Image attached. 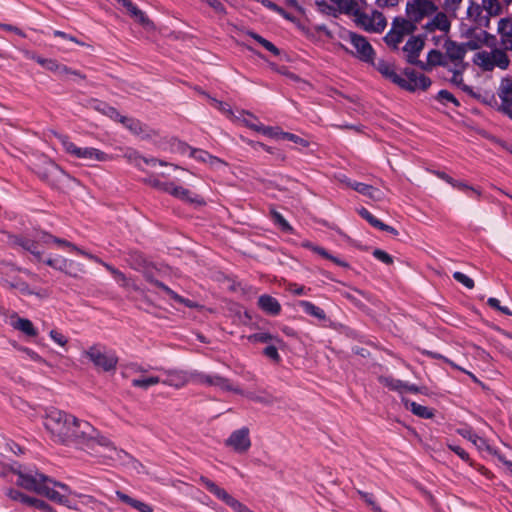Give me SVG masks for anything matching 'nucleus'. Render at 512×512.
Here are the masks:
<instances>
[{"instance_id":"f257e3e1","label":"nucleus","mask_w":512,"mask_h":512,"mask_svg":"<svg viewBox=\"0 0 512 512\" xmlns=\"http://www.w3.org/2000/svg\"><path fill=\"white\" fill-rule=\"evenodd\" d=\"M72 438L67 439L64 445H73L83 450H91L96 453L98 447L104 448L108 451L105 457L112 460H123L127 453L123 450H118L112 442L103 436L93 425L88 421L77 418V424L72 428Z\"/></svg>"},{"instance_id":"f03ea898","label":"nucleus","mask_w":512,"mask_h":512,"mask_svg":"<svg viewBox=\"0 0 512 512\" xmlns=\"http://www.w3.org/2000/svg\"><path fill=\"white\" fill-rule=\"evenodd\" d=\"M77 424V417L65 411L50 408L46 411L44 426L54 442L64 444L73 439L72 428Z\"/></svg>"},{"instance_id":"7ed1b4c3","label":"nucleus","mask_w":512,"mask_h":512,"mask_svg":"<svg viewBox=\"0 0 512 512\" xmlns=\"http://www.w3.org/2000/svg\"><path fill=\"white\" fill-rule=\"evenodd\" d=\"M506 6L503 0H481V3L472 2L467 15L476 25L488 28L492 17L500 16L504 13Z\"/></svg>"},{"instance_id":"20e7f679","label":"nucleus","mask_w":512,"mask_h":512,"mask_svg":"<svg viewBox=\"0 0 512 512\" xmlns=\"http://www.w3.org/2000/svg\"><path fill=\"white\" fill-rule=\"evenodd\" d=\"M506 51L502 47L490 51H479L474 55L473 62L484 71H492L495 68L505 70L510 64Z\"/></svg>"},{"instance_id":"39448f33","label":"nucleus","mask_w":512,"mask_h":512,"mask_svg":"<svg viewBox=\"0 0 512 512\" xmlns=\"http://www.w3.org/2000/svg\"><path fill=\"white\" fill-rule=\"evenodd\" d=\"M63 149L70 155L83 160L105 162L110 159L105 152L93 147H77L70 141L69 137L62 134L56 135Z\"/></svg>"},{"instance_id":"423d86ee","label":"nucleus","mask_w":512,"mask_h":512,"mask_svg":"<svg viewBox=\"0 0 512 512\" xmlns=\"http://www.w3.org/2000/svg\"><path fill=\"white\" fill-rule=\"evenodd\" d=\"M85 356L98 369L105 372L114 371L118 364V357L112 350L101 345H93L84 352Z\"/></svg>"},{"instance_id":"0eeeda50","label":"nucleus","mask_w":512,"mask_h":512,"mask_svg":"<svg viewBox=\"0 0 512 512\" xmlns=\"http://www.w3.org/2000/svg\"><path fill=\"white\" fill-rule=\"evenodd\" d=\"M199 482L216 498L223 501L231 509H233L234 512H253L245 504L235 499L225 489L219 487L215 482L208 479L207 477L201 476Z\"/></svg>"},{"instance_id":"6e6552de","label":"nucleus","mask_w":512,"mask_h":512,"mask_svg":"<svg viewBox=\"0 0 512 512\" xmlns=\"http://www.w3.org/2000/svg\"><path fill=\"white\" fill-rule=\"evenodd\" d=\"M353 20L357 27L369 33H382L387 26L386 18L378 10H373L371 14L362 11Z\"/></svg>"},{"instance_id":"1a4fd4ad","label":"nucleus","mask_w":512,"mask_h":512,"mask_svg":"<svg viewBox=\"0 0 512 512\" xmlns=\"http://www.w3.org/2000/svg\"><path fill=\"white\" fill-rule=\"evenodd\" d=\"M15 474L18 476V479L16 481V484L18 486L40 495L46 483H48V481H51V478L37 471L33 472L19 470L15 471Z\"/></svg>"},{"instance_id":"9d476101","label":"nucleus","mask_w":512,"mask_h":512,"mask_svg":"<svg viewBox=\"0 0 512 512\" xmlns=\"http://www.w3.org/2000/svg\"><path fill=\"white\" fill-rule=\"evenodd\" d=\"M342 39L349 42L356 50V56L361 61L366 63H373L375 51L368 40L355 32L347 31Z\"/></svg>"},{"instance_id":"9b49d317","label":"nucleus","mask_w":512,"mask_h":512,"mask_svg":"<svg viewBox=\"0 0 512 512\" xmlns=\"http://www.w3.org/2000/svg\"><path fill=\"white\" fill-rule=\"evenodd\" d=\"M477 43L468 41L467 43L458 44L455 41L446 40L444 44L445 56L447 61L452 63V66L468 65L464 62V57L468 50H475Z\"/></svg>"},{"instance_id":"f8f14e48","label":"nucleus","mask_w":512,"mask_h":512,"mask_svg":"<svg viewBox=\"0 0 512 512\" xmlns=\"http://www.w3.org/2000/svg\"><path fill=\"white\" fill-rule=\"evenodd\" d=\"M437 11V6L430 0H413L406 4V14L410 21L417 23L422 21L425 17L434 14Z\"/></svg>"},{"instance_id":"ddd939ff","label":"nucleus","mask_w":512,"mask_h":512,"mask_svg":"<svg viewBox=\"0 0 512 512\" xmlns=\"http://www.w3.org/2000/svg\"><path fill=\"white\" fill-rule=\"evenodd\" d=\"M191 377L199 384L216 386L225 391H233L237 394H243V390L234 387L227 378L220 375H209L205 373H192Z\"/></svg>"},{"instance_id":"4468645a","label":"nucleus","mask_w":512,"mask_h":512,"mask_svg":"<svg viewBox=\"0 0 512 512\" xmlns=\"http://www.w3.org/2000/svg\"><path fill=\"white\" fill-rule=\"evenodd\" d=\"M225 445L232 448L237 453L247 452L251 447L249 429L247 427H242L233 431L226 439Z\"/></svg>"},{"instance_id":"2eb2a0df","label":"nucleus","mask_w":512,"mask_h":512,"mask_svg":"<svg viewBox=\"0 0 512 512\" xmlns=\"http://www.w3.org/2000/svg\"><path fill=\"white\" fill-rule=\"evenodd\" d=\"M404 74L406 79L404 78V83L399 84V87L403 89L408 91H415L416 89L426 90L431 85L430 78L423 73L413 69H405Z\"/></svg>"},{"instance_id":"dca6fc26","label":"nucleus","mask_w":512,"mask_h":512,"mask_svg":"<svg viewBox=\"0 0 512 512\" xmlns=\"http://www.w3.org/2000/svg\"><path fill=\"white\" fill-rule=\"evenodd\" d=\"M424 48V41L418 36H412L404 45L403 52L406 61L413 65H418L426 70L425 63L418 60L421 51Z\"/></svg>"},{"instance_id":"f3484780","label":"nucleus","mask_w":512,"mask_h":512,"mask_svg":"<svg viewBox=\"0 0 512 512\" xmlns=\"http://www.w3.org/2000/svg\"><path fill=\"white\" fill-rule=\"evenodd\" d=\"M6 495L13 501H18L24 505H27L30 507H35L41 511L55 512L54 508L52 506H50L48 503H46L45 501L35 498V497H30L16 489H12V488L8 489L6 491Z\"/></svg>"},{"instance_id":"a211bd4d","label":"nucleus","mask_w":512,"mask_h":512,"mask_svg":"<svg viewBox=\"0 0 512 512\" xmlns=\"http://www.w3.org/2000/svg\"><path fill=\"white\" fill-rule=\"evenodd\" d=\"M8 243L13 247L18 246L30 252L37 261L42 260V252L37 248L34 236L29 238L23 235L8 234Z\"/></svg>"},{"instance_id":"6ab92c4d","label":"nucleus","mask_w":512,"mask_h":512,"mask_svg":"<svg viewBox=\"0 0 512 512\" xmlns=\"http://www.w3.org/2000/svg\"><path fill=\"white\" fill-rule=\"evenodd\" d=\"M497 33L499 44L504 50L512 51V18L505 17L498 21Z\"/></svg>"},{"instance_id":"aec40b11","label":"nucleus","mask_w":512,"mask_h":512,"mask_svg":"<svg viewBox=\"0 0 512 512\" xmlns=\"http://www.w3.org/2000/svg\"><path fill=\"white\" fill-rule=\"evenodd\" d=\"M373 67L386 79L390 80L392 83L399 86V84L404 83V78L401 77L395 71L394 64L386 61L384 59H379L376 62L373 60V63H370Z\"/></svg>"},{"instance_id":"412c9836","label":"nucleus","mask_w":512,"mask_h":512,"mask_svg":"<svg viewBox=\"0 0 512 512\" xmlns=\"http://www.w3.org/2000/svg\"><path fill=\"white\" fill-rule=\"evenodd\" d=\"M160 370L166 375L165 379H161V383L171 387L181 388L192 378L191 374L189 375L183 370H165L162 368Z\"/></svg>"},{"instance_id":"4be33fe9","label":"nucleus","mask_w":512,"mask_h":512,"mask_svg":"<svg viewBox=\"0 0 512 512\" xmlns=\"http://www.w3.org/2000/svg\"><path fill=\"white\" fill-rule=\"evenodd\" d=\"M119 122L122 123L131 133L141 138H149L152 136V130L137 119L121 116Z\"/></svg>"},{"instance_id":"5701e85b","label":"nucleus","mask_w":512,"mask_h":512,"mask_svg":"<svg viewBox=\"0 0 512 512\" xmlns=\"http://www.w3.org/2000/svg\"><path fill=\"white\" fill-rule=\"evenodd\" d=\"M168 194L188 203L203 204L204 201L197 194L192 193L190 190L178 186L173 182L169 183Z\"/></svg>"},{"instance_id":"b1692460","label":"nucleus","mask_w":512,"mask_h":512,"mask_svg":"<svg viewBox=\"0 0 512 512\" xmlns=\"http://www.w3.org/2000/svg\"><path fill=\"white\" fill-rule=\"evenodd\" d=\"M10 325L28 337H35L38 334L37 329L29 319L19 317L17 314L10 317Z\"/></svg>"},{"instance_id":"393cba45","label":"nucleus","mask_w":512,"mask_h":512,"mask_svg":"<svg viewBox=\"0 0 512 512\" xmlns=\"http://www.w3.org/2000/svg\"><path fill=\"white\" fill-rule=\"evenodd\" d=\"M451 23L447 17V15L443 12H438L436 15L426 23L424 28L427 32H434L439 30L441 32L447 33L450 30Z\"/></svg>"},{"instance_id":"a878e982","label":"nucleus","mask_w":512,"mask_h":512,"mask_svg":"<svg viewBox=\"0 0 512 512\" xmlns=\"http://www.w3.org/2000/svg\"><path fill=\"white\" fill-rule=\"evenodd\" d=\"M341 181L345 183L348 187L352 188L353 190L357 191L358 193L364 196H367L374 200L380 199V191L371 185L356 181L352 182L350 179L347 178Z\"/></svg>"},{"instance_id":"bb28decb","label":"nucleus","mask_w":512,"mask_h":512,"mask_svg":"<svg viewBox=\"0 0 512 512\" xmlns=\"http://www.w3.org/2000/svg\"><path fill=\"white\" fill-rule=\"evenodd\" d=\"M258 306L269 315H278L281 312V305L278 300L267 294L258 298Z\"/></svg>"},{"instance_id":"cd10ccee","label":"nucleus","mask_w":512,"mask_h":512,"mask_svg":"<svg viewBox=\"0 0 512 512\" xmlns=\"http://www.w3.org/2000/svg\"><path fill=\"white\" fill-rule=\"evenodd\" d=\"M468 65H461V66H450L447 67L448 71L452 73V76L448 79L453 85L459 87L461 90H463L466 93L471 94L472 89L464 84L463 82V72L467 68Z\"/></svg>"},{"instance_id":"c85d7f7f","label":"nucleus","mask_w":512,"mask_h":512,"mask_svg":"<svg viewBox=\"0 0 512 512\" xmlns=\"http://www.w3.org/2000/svg\"><path fill=\"white\" fill-rule=\"evenodd\" d=\"M337 5L338 10L346 15L356 18L361 12L360 3L358 0H331Z\"/></svg>"},{"instance_id":"c756f323","label":"nucleus","mask_w":512,"mask_h":512,"mask_svg":"<svg viewBox=\"0 0 512 512\" xmlns=\"http://www.w3.org/2000/svg\"><path fill=\"white\" fill-rule=\"evenodd\" d=\"M41 495L47 497L49 500L60 505H64L68 508H74L68 496L65 493H60L59 491H56L54 487H51L48 483H46L43 491H41Z\"/></svg>"},{"instance_id":"7c9ffc66","label":"nucleus","mask_w":512,"mask_h":512,"mask_svg":"<svg viewBox=\"0 0 512 512\" xmlns=\"http://www.w3.org/2000/svg\"><path fill=\"white\" fill-rule=\"evenodd\" d=\"M358 213L363 219H365L367 222H369V224L372 225L373 227H375L379 230H382V231H387L393 235L398 234V232L395 228L384 224L382 221L377 219L372 213H370L366 208H361L358 211Z\"/></svg>"},{"instance_id":"2f4dec72","label":"nucleus","mask_w":512,"mask_h":512,"mask_svg":"<svg viewBox=\"0 0 512 512\" xmlns=\"http://www.w3.org/2000/svg\"><path fill=\"white\" fill-rule=\"evenodd\" d=\"M123 7H125L130 15L144 27L153 26L152 21L147 17V15L142 10H140L131 0H127Z\"/></svg>"},{"instance_id":"473e14b6","label":"nucleus","mask_w":512,"mask_h":512,"mask_svg":"<svg viewBox=\"0 0 512 512\" xmlns=\"http://www.w3.org/2000/svg\"><path fill=\"white\" fill-rule=\"evenodd\" d=\"M402 402L407 409H409L414 415L420 418L430 419L434 416L433 410L426 406H423L421 404H418L414 401L405 398L402 399Z\"/></svg>"},{"instance_id":"72a5a7b5","label":"nucleus","mask_w":512,"mask_h":512,"mask_svg":"<svg viewBox=\"0 0 512 512\" xmlns=\"http://www.w3.org/2000/svg\"><path fill=\"white\" fill-rule=\"evenodd\" d=\"M116 497L139 512H153V508L149 504L134 499L121 491H116Z\"/></svg>"},{"instance_id":"f704fd0d","label":"nucleus","mask_w":512,"mask_h":512,"mask_svg":"<svg viewBox=\"0 0 512 512\" xmlns=\"http://www.w3.org/2000/svg\"><path fill=\"white\" fill-rule=\"evenodd\" d=\"M392 27L404 37L414 33L417 29V26L414 25L413 21H410L408 18L406 19L403 17L394 18L392 22Z\"/></svg>"},{"instance_id":"c9c22d12","label":"nucleus","mask_w":512,"mask_h":512,"mask_svg":"<svg viewBox=\"0 0 512 512\" xmlns=\"http://www.w3.org/2000/svg\"><path fill=\"white\" fill-rule=\"evenodd\" d=\"M299 306L303 309V311L306 314L313 316L320 321H326L327 317H326V313L324 312V310L322 308L316 306L312 302L302 300L299 302Z\"/></svg>"},{"instance_id":"e433bc0d","label":"nucleus","mask_w":512,"mask_h":512,"mask_svg":"<svg viewBox=\"0 0 512 512\" xmlns=\"http://www.w3.org/2000/svg\"><path fill=\"white\" fill-rule=\"evenodd\" d=\"M426 69L430 66H443L445 68L449 67V62L447 61V56L445 53L440 52L439 50H431L427 55V63Z\"/></svg>"},{"instance_id":"4c0bfd02","label":"nucleus","mask_w":512,"mask_h":512,"mask_svg":"<svg viewBox=\"0 0 512 512\" xmlns=\"http://www.w3.org/2000/svg\"><path fill=\"white\" fill-rule=\"evenodd\" d=\"M242 395L245 396L246 398H248L249 400H252L254 402H258V403H261V404L267 405V406L272 405L275 402L274 396L269 394L266 391H262L259 393L243 391Z\"/></svg>"},{"instance_id":"58836bf2","label":"nucleus","mask_w":512,"mask_h":512,"mask_svg":"<svg viewBox=\"0 0 512 512\" xmlns=\"http://www.w3.org/2000/svg\"><path fill=\"white\" fill-rule=\"evenodd\" d=\"M159 383H161V379L158 376L135 378L131 382L133 387L141 388L144 390Z\"/></svg>"},{"instance_id":"ea45409f","label":"nucleus","mask_w":512,"mask_h":512,"mask_svg":"<svg viewBox=\"0 0 512 512\" xmlns=\"http://www.w3.org/2000/svg\"><path fill=\"white\" fill-rule=\"evenodd\" d=\"M248 341L249 342H252V343H269V342H276V343H279L281 344L282 341L277 337V336H274L268 332H258V333H254L252 335H249L248 336Z\"/></svg>"},{"instance_id":"a19ab883","label":"nucleus","mask_w":512,"mask_h":512,"mask_svg":"<svg viewBox=\"0 0 512 512\" xmlns=\"http://www.w3.org/2000/svg\"><path fill=\"white\" fill-rule=\"evenodd\" d=\"M379 382L388 387L390 390H393V391H397L399 393H403V386H404V382L399 380V379H395L391 376H380L378 378Z\"/></svg>"},{"instance_id":"79ce46f5","label":"nucleus","mask_w":512,"mask_h":512,"mask_svg":"<svg viewBox=\"0 0 512 512\" xmlns=\"http://www.w3.org/2000/svg\"><path fill=\"white\" fill-rule=\"evenodd\" d=\"M404 36H402L397 30H395L392 26L390 31L385 35L384 41L385 43L392 49H398V45L403 41Z\"/></svg>"},{"instance_id":"37998d69","label":"nucleus","mask_w":512,"mask_h":512,"mask_svg":"<svg viewBox=\"0 0 512 512\" xmlns=\"http://www.w3.org/2000/svg\"><path fill=\"white\" fill-rule=\"evenodd\" d=\"M154 285L160 289H162L171 299L175 300L176 302L183 303L188 307H191L190 301L184 299L180 295H178L176 292H174L172 289H170L168 286H166L164 283L160 281H154Z\"/></svg>"},{"instance_id":"c03bdc74","label":"nucleus","mask_w":512,"mask_h":512,"mask_svg":"<svg viewBox=\"0 0 512 512\" xmlns=\"http://www.w3.org/2000/svg\"><path fill=\"white\" fill-rule=\"evenodd\" d=\"M498 96L500 100L512 99V80L503 79L498 89Z\"/></svg>"},{"instance_id":"a18cd8bd","label":"nucleus","mask_w":512,"mask_h":512,"mask_svg":"<svg viewBox=\"0 0 512 512\" xmlns=\"http://www.w3.org/2000/svg\"><path fill=\"white\" fill-rule=\"evenodd\" d=\"M84 272V266L78 262L67 259L65 274L71 277H78L79 273Z\"/></svg>"},{"instance_id":"49530a36","label":"nucleus","mask_w":512,"mask_h":512,"mask_svg":"<svg viewBox=\"0 0 512 512\" xmlns=\"http://www.w3.org/2000/svg\"><path fill=\"white\" fill-rule=\"evenodd\" d=\"M95 108L116 121H119V118L122 116L116 108L109 106L106 103L100 102L95 106Z\"/></svg>"},{"instance_id":"de8ad7c7","label":"nucleus","mask_w":512,"mask_h":512,"mask_svg":"<svg viewBox=\"0 0 512 512\" xmlns=\"http://www.w3.org/2000/svg\"><path fill=\"white\" fill-rule=\"evenodd\" d=\"M36 246H49L53 243L54 236L46 231H37L34 235Z\"/></svg>"},{"instance_id":"09e8293b","label":"nucleus","mask_w":512,"mask_h":512,"mask_svg":"<svg viewBox=\"0 0 512 512\" xmlns=\"http://www.w3.org/2000/svg\"><path fill=\"white\" fill-rule=\"evenodd\" d=\"M45 263L48 266L52 267L53 269H56V270L64 273V271L66 270L67 258H64L62 256H57L55 258H48L45 260Z\"/></svg>"},{"instance_id":"8fccbe9b","label":"nucleus","mask_w":512,"mask_h":512,"mask_svg":"<svg viewBox=\"0 0 512 512\" xmlns=\"http://www.w3.org/2000/svg\"><path fill=\"white\" fill-rule=\"evenodd\" d=\"M360 497L364 500V502L371 507V509L374 512H382L381 507L376 503L375 498L373 494L364 492V491H357Z\"/></svg>"},{"instance_id":"3c124183","label":"nucleus","mask_w":512,"mask_h":512,"mask_svg":"<svg viewBox=\"0 0 512 512\" xmlns=\"http://www.w3.org/2000/svg\"><path fill=\"white\" fill-rule=\"evenodd\" d=\"M145 182L160 191H163L166 193L168 192L170 182H163V181L159 180L156 176H153V175L147 177L145 179Z\"/></svg>"},{"instance_id":"603ef678","label":"nucleus","mask_w":512,"mask_h":512,"mask_svg":"<svg viewBox=\"0 0 512 512\" xmlns=\"http://www.w3.org/2000/svg\"><path fill=\"white\" fill-rule=\"evenodd\" d=\"M436 98L443 104L452 103L454 106L460 105L459 101L448 90H440Z\"/></svg>"},{"instance_id":"864d4df0","label":"nucleus","mask_w":512,"mask_h":512,"mask_svg":"<svg viewBox=\"0 0 512 512\" xmlns=\"http://www.w3.org/2000/svg\"><path fill=\"white\" fill-rule=\"evenodd\" d=\"M271 216H272L274 223L277 224L278 226H280L282 230H284V231L291 230V226L289 225V223L287 222V220L283 217V215L281 213L272 209Z\"/></svg>"},{"instance_id":"5fc2aeb1","label":"nucleus","mask_w":512,"mask_h":512,"mask_svg":"<svg viewBox=\"0 0 512 512\" xmlns=\"http://www.w3.org/2000/svg\"><path fill=\"white\" fill-rule=\"evenodd\" d=\"M453 278L468 289L474 288L475 284H474L473 279L462 272H459V271L454 272Z\"/></svg>"},{"instance_id":"6e6d98bb","label":"nucleus","mask_w":512,"mask_h":512,"mask_svg":"<svg viewBox=\"0 0 512 512\" xmlns=\"http://www.w3.org/2000/svg\"><path fill=\"white\" fill-rule=\"evenodd\" d=\"M280 137L283 139L289 140L291 142H294L296 144H299L303 147H307L309 145V142L307 140H305L293 133L280 131Z\"/></svg>"},{"instance_id":"4d7b16f0","label":"nucleus","mask_w":512,"mask_h":512,"mask_svg":"<svg viewBox=\"0 0 512 512\" xmlns=\"http://www.w3.org/2000/svg\"><path fill=\"white\" fill-rule=\"evenodd\" d=\"M263 354L275 363H279L281 361V356L278 353V349L275 345H268L266 348H264Z\"/></svg>"},{"instance_id":"13d9d810","label":"nucleus","mask_w":512,"mask_h":512,"mask_svg":"<svg viewBox=\"0 0 512 512\" xmlns=\"http://www.w3.org/2000/svg\"><path fill=\"white\" fill-rule=\"evenodd\" d=\"M487 304L491 308L496 309V310H498L499 312H501V313H503L505 315H508V316L512 315V311L508 307H506V306H501L500 305V301L497 298L490 297L487 300Z\"/></svg>"},{"instance_id":"bf43d9fd","label":"nucleus","mask_w":512,"mask_h":512,"mask_svg":"<svg viewBox=\"0 0 512 512\" xmlns=\"http://www.w3.org/2000/svg\"><path fill=\"white\" fill-rule=\"evenodd\" d=\"M252 130L262 133L263 135L269 136V137H278L280 136V132L277 131V129L269 126H264L261 124L260 126H252Z\"/></svg>"},{"instance_id":"052dcab7","label":"nucleus","mask_w":512,"mask_h":512,"mask_svg":"<svg viewBox=\"0 0 512 512\" xmlns=\"http://www.w3.org/2000/svg\"><path fill=\"white\" fill-rule=\"evenodd\" d=\"M262 4H263L266 8H268V9H270V10H272V11L276 12L277 14L281 15L282 17H284V18H286V19H290V17H289V15H288V13H287V12H286L282 7H280L279 5H277L276 3H274V2H272V1H270V0H263V1H262Z\"/></svg>"},{"instance_id":"680f3d73","label":"nucleus","mask_w":512,"mask_h":512,"mask_svg":"<svg viewBox=\"0 0 512 512\" xmlns=\"http://www.w3.org/2000/svg\"><path fill=\"white\" fill-rule=\"evenodd\" d=\"M373 256L376 259H378L379 261H381L387 265L393 263V258L388 253H386L385 251H383L381 249H375L373 251Z\"/></svg>"},{"instance_id":"e2e57ef3","label":"nucleus","mask_w":512,"mask_h":512,"mask_svg":"<svg viewBox=\"0 0 512 512\" xmlns=\"http://www.w3.org/2000/svg\"><path fill=\"white\" fill-rule=\"evenodd\" d=\"M242 115H243L242 122L246 127L252 129V126H260L261 125V123L252 114H250L248 112H242Z\"/></svg>"},{"instance_id":"0e129e2a","label":"nucleus","mask_w":512,"mask_h":512,"mask_svg":"<svg viewBox=\"0 0 512 512\" xmlns=\"http://www.w3.org/2000/svg\"><path fill=\"white\" fill-rule=\"evenodd\" d=\"M53 243L58 245L59 247L69 248L72 251H75L77 254H78V250H81V248H79L78 246H76L72 242H69V241H67L65 239H61V238H58V237H55V236H54V239H53Z\"/></svg>"},{"instance_id":"69168bd1","label":"nucleus","mask_w":512,"mask_h":512,"mask_svg":"<svg viewBox=\"0 0 512 512\" xmlns=\"http://www.w3.org/2000/svg\"><path fill=\"white\" fill-rule=\"evenodd\" d=\"M499 111H501L503 114L507 115L509 118L512 119V99L501 100Z\"/></svg>"},{"instance_id":"338daca9","label":"nucleus","mask_w":512,"mask_h":512,"mask_svg":"<svg viewBox=\"0 0 512 512\" xmlns=\"http://www.w3.org/2000/svg\"><path fill=\"white\" fill-rule=\"evenodd\" d=\"M462 0H444L443 8L448 13H455Z\"/></svg>"},{"instance_id":"774afa93","label":"nucleus","mask_w":512,"mask_h":512,"mask_svg":"<svg viewBox=\"0 0 512 512\" xmlns=\"http://www.w3.org/2000/svg\"><path fill=\"white\" fill-rule=\"evenodd\" d=\"M51 339L60 346H65L67 343V338L60 332L56 330H51L49 333Z\"/></svg>"}]
</instances>
